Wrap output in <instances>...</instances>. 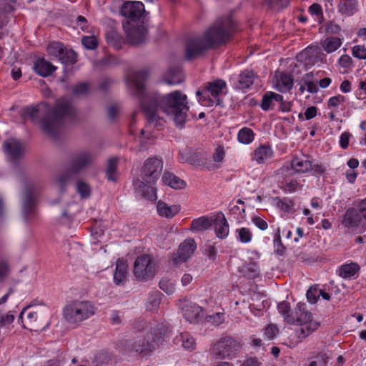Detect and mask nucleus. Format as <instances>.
<instances>
[{"label":"nucleus","instance_id":"5fc2aeb1","mask_svg":"<svg viewBox=\"0 0 366 366\" xmlns=\"http://www.w3.org/2000/svg\"><path fill=\"white\" fill-rule=\"evenodd\" d=\"M64 46L61 44L59 42H54L49 45L48 51L50 54L54 55L58 58L59 54L60 53L62 54V49Z\"/></svg>","mask_w":366,"mask_h":366},{"label":"nucleus","instance_id":"338daca9","mask_svg":"<svg viewBox=\"0 0 366 366\" xmlns=\"http://www.w3.org/2000/svg\"><path fill=\"white\" fill-rule=\"evenodd\" d=\"M309 11L313 15H316L317 16H322V7L319 4L315 3L312 4L309 7Z\"/></svg>","mask_w":366,"mask_h":366},{"label":"nucleus","instance_id":"f03ea898","mask_svg":"<svg viewBox=\"0 0 366 366\" xmlns=\"http://www.w3.org/2000/svg\"><path fill=\"white\" fill-rule=\"evenodd\" d=\"M236 25L227 16L219 18L201 36L190 37L185 45L187 60H192L217 45L227 42L235 31Z\"/></svg>","mask_w":366,"mask_h":366},{"label":"nucleus","instance_id":"c756f323","mask_svg":"<svg viewBox=\"0 0 366 366\" xmlns=\"http://www.w3.org/2000/svg\"><path fill=\"white\" fill-rule=\"evenodd\" d=\"M292 168L296 172L305 173L312 169V163L309 160L301 159L298 157L292 159L291 162Z\"/></svg>","mask_w":366,"mask_h":366},{"label":"nucleus","instance_id":"9b49d317","mask_svg":"<svg viewBox=\"0 0 366 366\" xmlns=\"http://www.w3.org/2000/svg\"><path fill=\"white\" fill-rule=\"evenodd\" d=\"M295 325L300 326L299 338H305L320 326V323L314 320L312 314L306 310L305 305L301 303L297 305Z\"/></svg>","mask_w":366,"mask_h":366},{"label":"nucleus","instance_id":"4d7b16f0","mask_svg":"<svg viewBox=\"0 0 366 366\" xmlns=\"http://www.w3.org/2000/svg\"><path fill=\"white\" fill-rule=\"evenodd\" d=\"M345 101V97L342 95H337L332 97L328 100V106L331 107H337Z\"/></svg>","mask_w":366,"mask_h":366},{"label":"nucleus","instance_id":"aec40b11","mask_svg":"<svg viewBox=\"0 0 366 366\" xmlns=\"http://www.w3.org/2000/svg\"><path fill=\"white\" fill-rule=\"evenodd\" d=\"M213 224L216 235L220 239H224L229 234V224L224 215L219 212L213 218Z\"/></svg>","mask_w":366,"mask_h":366},{"label":"nucleus","instance_id":"7ed1b4c3","mask_svg":"<svg viewBox=\"0 0 366 366\" xmlns=\"http://www.w3.org/2000/svg\"><path fill=\"white\" fill-rule=\"evenodd\" d=\"M26 114L31 117L33 122H36L39 121L40 115L44 114L41 121V128L49 136L56 137L63 122L74 119L76 115V110L70 102L61 99L56 102L52 109L46 104L29 107L26 109Z\"/></svg>","mask_w":366,"mask_h":366},{"label":"nucleus","instance_id":"a18cd8bd","mask_svg":"<svg viewBox=\"0 0 366 366\" xmlns=\"http://www.w3.org/2000/svg\"><path fill=\"white\" fill-rule=\"evenodd\" d=\"M76 191L83 198H87L91 194V189L88 184L83 181L76 182Z\"/></svg>","mask_w":366,"mask_h":366},{"label":"nucleus","instance_id":"de8ad7c7","mask_svg":"<svg viewBox=\"0 0 366 366\" xmlns=\"http://www.w3.org/2000/svg\"><path fill=\"white\" fill-rule=\"evenodd\" d=\"M182 347L188 350H192L195 347V342L192 337L187 334H182L180 336Z\"/></svg>","mask_w":366,"mask_h":366},{"label":"nucleus","instance_id":"864d4df0","mask_svg":"<svg viewBox=\"0 0 366 366\" xmlns=\"http://www.w3.org/2000/svg\"><path fill=\"white\" fill-rule=\"evenodd\" d=\"M352 55L360 59H366V48L361 45L355 46L352 48Z\"/></svg>","mask_w":366,"mask_h":366},{"label":"nucleus","instance_id":"20e7f679","mask_svg":"<svg viewBox=\"0 0 366 366\" xmlns=\"http://www.w3.org/2000/svg\"><path fill=\"white\" fill-rule=\"evenodd\" d=\"M162 162L159 159L154 157L146 160L141 170L142 179L134 181L137 192L142 197L150 201L157 199L156 189L154 185L162 172Z\"/></svg>","mask_w":366,"mask_h":366},{"label":"nucleus","instance_id":"4be33fe9","mask_svg":"<svg viewBox=\"0 0 366 366\" xmlns=\"http://www.w3.org/2000/svg\"><path fill=\"white\" fill-rule=\"evenodd\" d=\"M34 69L39 75L46 77L50 76L56 67L44 58H39L35 61Z\"/></svg>","mask_w":366,"mask_h":366},{"label":"nucleus","instance_id":"6e6d98bb","mask_svg":"<svg viewBox=\"0 0 366 366\" xmlns=\"http://www.w3.org/2000/svg\"><path fill=\"white\" fill-rule=\"evenodd\" d=\"M319 297V290L313 287H310L307 292V298L311 303H315Z\"/></svg>","mask_w":366,"mask_h":366},{"label":"nucleus","instance_id":"a878e982","mask_svg":"<svg viewBox=\"0 0 366 366\" xmlns=\"http://www.w3.org/2000/svg\"><path fill=\"white\" fill-rule=\"evenodd\" d=\"M162 182L164 184H167L174 189H182L186 187V183L183 179L169 172H165L164 173Z\"/></svg>","mask_w":366,"mask_h":366},{"label":"nucleus","instance_id":"4468645a","mask_svg":"<svg viewBox=\"0 0 366 366\" xmlns=\"http://www.w3.org/2000/svg\"><path fill=\"white\" fill-rule=\"evenodd\" d=\"M196 247L197 245L193 239H185L180 244L178 251L171 255V262L174 265L186 262L193 254Z\"/></svg>","mask_w":366,"mask_h":366},{"label":"nucleus","instance_id":"f704fd0d","mask_svg":"<svg viewBox=\"0 0 366 366\" xmlns=\"http://www.w3.org/2000/svg\"><path fill=\"white\" fill-rule=\"evenodd\" d=\"M255 78V75L252 71H244L239 75V89H247L253 83Z\"/></svg>","mask_w":366,"mask_h":366},{"label":"nucleus","instance_id":"c9c22d12","mask_svg":"<svg viewBox=\"0 0 366 366\" xmlns=\"http://www.w3.org/2000/svg\"><path fill=\"white\" fill-rule=\"evenodd\" d=\"M342 41L338 37H327L322 42V46L327 53H332L338 49Z\"/></svg>","mask_w":366,"mask_h":366},{"label":"nucleus","instance_id":"7c9ffc66","mask_svg":"<svg viewBox=\"0 0 366 366\" xmlns=\"http://www.w3.org/2000/svg\"><path fill=\"white\" fill-rule=\"evenodd\" d=\"M360 270V267L357 263L351 262L342 265L338 271L339 275L345 279L354 277Z\"/></svg>","mask_w":366,"mask_h":366},{"label":"nucleus","instance_id":"bf43d9fd","mask_svg":"<svg viewBox=\"0 0 366 366\" xmlns=\"http://www.w3.org/2000/svg\"><path fill=\"white\" fill-rule=\"evenodd\" d=\"M278 333V328L274 325H269L265 327L264 335L269 339H273Z\"/></svg>","mask_w":366,"mask_h":366},{"label":"nucleus","instance_id":"09e8293b","mask_svg":"<svg viewBox=\"0 0 366 366\" xmlns=\"http://www.w3.org/2000/svg\"><path fill=\"white\" fill-rule=\"evenodd\" d=\"M238 238L242 243H248L252 239V232L248 228L242 227L237 230Z\"/></svg>","mask_w":366,"mask_h":366},{"label":"nucleus","instance_id":"6ab92c4d","mask_svg":"<svg viewBox=\"0 0 366 366\" xmlns=\"http://www.w3.org/2000/svg\"><path fill=\"white\" fill-rule=\"evenodd\" d=\"M362 218L364 217L359 209L350 208L345 212L342 224L348 228L358 227Z\"/></svg>","mask_w":366,"mask_h":366},{"label":"nucleus","instance_id":"b1692460","mask_svg":"<svg viewBox=\"0 0 366 366\" xmlns=\"http://www.w3.org/2000/svg\"><path fill=\"white\" fill-rule=\"evenodd\" d=\"M127 262L122 259H118L116 263V269L114 274V282L117 285L124 284L127 281Z\"/></svg>","mask_w":366,"mask_h":366},{"label":"nucleus","instance_id":"49530a36","mask_svg":"<svg viewBox=\"0 0 366 366\" xmlns=\"http://www.w3.org/2000/svg\"><path fill=\"white\" fill-rule=\"evenodd\" d=\"M274 247L275 252L279 255H282L285 252V247L281 241L280 229L277 228L274 237Z\"/></svg>","mask_w":366,"mask_h":366},{"label":"nucleus","instance_id":"3c124183","mask_svg":"<svg viewBox=\"0 0 366 366\" xmlns=\"http://www.w3.org/2000/svg\"><path fill=\"white\" fill-rule=\"evenodd\" d=\"M81 42L88 49H94L98 45V41L94 36H84L81 39Z\"/></svg>","mask_w":366,"mask_h":366},{"label":"nucleus","instance_id":"9d476101","mask_svg":"<svg viewBox=\"0 0 366 366\" xmlns=\"http://www.w3.org/2000/svg\"><path fill=\"white\" fill-rule=\"evenodd\" d=\"M158 266L154 259L149 254L139 255L134 263L133 273L138 281L147 282L156 275Z\"/></svg>","mask_w":366,"mask_h":366},{"label":"nucleus","instance_id":"412c9836","mask_svg":"<svg viewBox=\"0 0 366 366\" xmlns=\"http://www.w3.org/2000/svg\"><path fill=\"white\" fill-rule=\"evenodd\" d=\"M274 152L269 145L259 146L253 152L252 159L258 164H264L273 157Z\"/></svg>","mask_w":366,"mask_h":366},{"label":"nucleus","instance_id":"37998d69","mask_svg":"<svg viewBox=\"0 0 366 366\" xmlns=\"http://www.w3.org/2000/svg\"><path fill=\"white\" fill-rule=\"evenodd\" d=\"M159 286L167 295H172L175 292L174 283L167 277H162L159 282Z\"/></svg>","mask_w":366,"mask_h":366},{"label":"nucleus","instance_id":"052dcab7","mask_svg":"<svg viewBox=\"0 0 366 366\" xmlns=\"http://www.w3.org/2000/svg\"><path fill=\"white\" fill-rule=\"evenodd\" d=\"M252 223L259 229L264 231L267 229V223L260 217L254 216L252 218Z\"/></svg>","mask_w":366,"mask_h":366},{"label":"nucleus","instance_id":"603ef678","mask_svg":"<svg viewBox=\"0 0 366 366\" xmlns=\"http://www.w3.org/2000/svg\"><path fill=\"white\" fill-rule=\"evenodd\" d=\"M89 87L87 83H79L75 85L73 89V93L75 95H84L86 94L89 92Z\"/></svg>","mask_w":366,"mask_h":366},{"label":"nucleus","instance_id":"f3484780","mask_svg":"<svg viewBox=\"0 0 366 366\" xmlns=\"http://www.w3.org/2000/svg\"><path fill=\"white\" fill-rule=\"evenodd\" d=\"M125 32L127 33V40L129 44L132 45L139 44L143 43L147 34V30L142 24L125 25L124 24Z\"/></svg>","mask_w":366,"mask_h":366},{"label":"nucleus","instance_id":"ea45409f","mask_svg":"<svg viewBox=\"0 0 366 366\" xmlns=\"http://www.w3.org/2000/svg\"><path fill=\"white\" fill-rule=\"evenodd\" d=\"M161 292L158 291H154L149 294L147 303V310L152 312L157 311L161 302Z\"/></svg>","mask_w":366,"mask_h":366},{"label":"nucleus","instance_id":"0e129e2a","mask_svg":"<svg viewBox=\"0 0 366 366\" xmlns=\"http://www.w3.org/2000/svg\"><path fill=\"white\" fill-rule=\"evenodd\" d=\"M350 136V133L347 132H345L341 134L340 138V144L342 149H347L348 147Z\"/></svg>","mask_w":366,"mask_h":366},{"label":"nucleus","instance_id":"dca6fc26","mask_svg":"<svg viewBox=\"0 0 366 366\" xmlns=\"http://www.w3.org/2000/svg\"><path fill=\"white\" fill-rule=\"evenodd\" d=\"M144 11V6L140 1H127L123 4L120 13L128 19L127 25L139 19Z\"/></svg>","mask_w":366,"mask_h":366},{"label":"nucleus","instance_id":"4c0bfd02","mask_svg":"<svg viewBox=\"0 0 366 366\" xmlns=\"http://www.w3.org/2000/svg\"><path fill=\"white\" fill-rule=\"evenodd\" d=\"M58 59L65 64H73L76 62L77 54L72 49H66L64 47L62 54L60 53Z\"/></svg>","mask_w":366,"mask_h":366},{"label":"nucleus","instance_id":"2eb2a0df","mask_svg":"<svg viewBox=\"0 0 366 366\" xmlns=\"http://www.w3.org/2000/svg\"><path fill=\"white\" fill-rule=\"evenodd\" d=\"M179 306L184 317L190 323L198 322L203 317V308L189 300H182Z\"/></svg>","mask_w":366,"mask_h":366},{"label":"nucleus","instance_id":"69168bd1","mask_svg":"<svg viewBox=\"0 0 366 366\" xmlns=\"http://www.w3.org/2000/svg\"><path fill=\"white\" fill-rule=\"evenodd\" d=\"M224 321V315L222 313L217 312L214 315L208 317V322H212L214 324L219 325Z\"/></svg>","mask_w":366,"mask_h":366},{"label":"nucleus","instance_id":"c85d7f7f","mask_svg":"<svg viewBox=\"0 0 366 366\" xmlns=\"http://www.w3.org/2000/svg\"><path fill=\"white\" fill-rule=\"evenodd\" d=\"M277 101H282V95L273 92H267L262 97L261 108L267 111L272 107L273 102Z\"/></svg>","mask_w":366,"mask_h":366},{"label":"nucleus","instance_id":"72a5a7b5","mask_svg":"<svg viewBox=\"0 0 366 366\" xmlns=\"http://www.w3.org/2000/svg\"><path fill=\"white\" fill-rule=\"evenodd\" d=\"M183 81L179 69H170L164 76V81L167 84H178Z\"/></svg>","mask_w":366,"mask_h":366},{"label":"nucleus","instance_id":"a19ab883","mask_svg":"<svg viewBox=\"0 0 366 366\" xmlns=\"http://www.w3.org/2000/svg\"><path fill=\"white\" fill-rule=\"evenodd\" d=\"M254 139V134L253 131L247 127L241 129L237 134L238 141L244 144L251 143Z\"/></svg>","mask_w":366,"mask_h":366},{"label":"nucleus","instance_id":"2f4dec72","mask_svg":"<svg viewBox=\"0 0 366 366\" xmlns=\"http://www.w3.org/2000/svg\"><path fill=\"white\" fill-rule=\"evenodd\" d=\"M277 310L283 317L285 321L290 325H295V315L291 312L290 304L283 301L278 304Z\"/></svg>","mask_w":366,"mask_h":366},{"label":"nucleus","instance_id":"cd10ccee","mask_svg":"<svg viewBox=\"0 0 366 366\" xmlns=\"http://www.w3.org/2000/svg\"><path fill=\"white\" fill-rule=\"evenodd\" d=\"M74 173L69 168L67 170L60 173L55 179V184L61 192L65 191L66 187L70 184L74 179Z\"/></svg>","mask_w":366,"mask_h":366},{"label":"nucleus","instance_id":"0eeeda50","mask_svg":"<svg viewBox=\"0 0 366 366\" xmlns=\"http://www.w3.org/2000/svg\"><path fill=\"white\" fill-rule=\"evenodd\" d=\"M22 326L30 331H41L49 325L48 314L42 307H26L19 315Z\"/></svg>","mask_w":366,"mask_h":366},{"label":"nucleus","instance_id":"c03bdc74","mask_svg":"<svg viewBox=\"0 0 366 366\" xmlns=\"http://www.w3.org/2000/svg\"><path fill=\"white\" fill-rule=\"evenodd\" d=\"M209 159L208 155L204 153H197L194 154L189 157V161L192 164L201 166L204 165L207 163V160Z\"/></svg>","mask_w":366,"mask_h":366},{"label":"nucleus","instance_id":"39448f33","mask_svg":"<svg viewBox=\"0 0 366 366\" xmlns=\"http://www.w3.org/2000/svg\"><path fill=\"white\" fill-rule=\"evenodd\" d=\"M165 330L162 325H157L153 329L150 334L147 335V340H129L122 343V350L124 353H131L133 352L142 353L149 352L154 350L156 347L162 342V337L164 335Z\"/></svg>","mask_w":366,"mask_h":366},{"label":"nucleus","instance_id":"774afa93","mask_svg":"<svg viewBox=\"0 0 366 366\" xmlns=\"http://www.w3.org/2000/svg\"><path fill=\"white\" fill-rule=\"evenodd\" d=\"M261 363L254 357H249L244 360L241 366H260Z\"/></svg>","mask_w":366,"mask_h":366},{"label":"nucleus","instance_id":"8fccbe9b","mask_svg":"<svg viewBox=\"0 0 366 366\" xmlns=\"http://www.w3.org/2000/svg\"><path fill=\"white\" fill-rule=\"evenodd\" d=\"M312 73L306 74L302 78L305 81V85L307 86V89L310 93L315 94L318 92V87L316 84L313 81H310V79L312 77Z\"/></svg>","mask_w":366,"mask_h":366},{"label":"nucleus","instance_id":"393cba45","mask_svg":"<svg viewBox=\"0 0 366 366\" xmlns=\"http://www.w3.org/2000/svg\"><path fill=\"white\" fill-rule=\"evenodd\" d=\"M293 86V77L287 73H280L277 76L276 89L280 92H289Z\"/></svg>","mask_w":366,"mask_h":366},{"label":"nucleus","instance_id":"58836bf2","mask_svg":"<svg viewBox=\"0 0 366 366\" xmlns=\"http://www.w3.org/2000/svg\"><path fill=\"white\" fill-rule=\"evenodd\" d=\"M118 159L116 157L111 158L107 162L106 174L108 180L116 182L117 178V167Z\"/></svg>","mask_w":366,"mask_h":366},{"label":"nucleus","instance_id":"423d86ee","mask_svg":"<svg viewBox=\"0 0 366 366\" xmlns=\"http://www.w3.org/2000/svg\"><path fill=\"white\" fill-rule=\"evenodd\" d=\"M94 305L87 300H74L68 303L63 310L65 320L71 325H79L82 321L95 314Z\"/></svg>","mask_w":366,"mask_h":366},{"label":"nucleus","instance_id":"a211bd4d","mask_svg":"<svg viewBox=\"0 0 366 366\" xmlns=\"http://www.w3.org/2000/svg\"><path fill=\"white\" fill-rule=\"evenodd\" d=\"M4 150L11 162L20 159L25 151L24 144L16 139H9L4 142Z\"/></svg>","mask_w":366,"mask_h":366},{"label":"nucleus","instance_id":"e2e57ef3","mask_svg":"<svg viewBox=\"0 0 366 366\" xmlns=\"http://www.w3.org/2000/svg\"><path fill=\"white\" fill-rule=\"evenodd\" d=\"M76 24L77 27H80V29L83 31H86L88 29L87 20L83 16H78L76 19Z\"/></svg>","mask_w":366,"mask_h":366},{"label":"nucleus","instance_id":"473e14b6","mask_svg":"<svg viewBox=\"0 0 366 366\" xmlns=\"http://www.w3.org/2000/svg\"><path fill=\"white\" fill-rule=\"evenodd\" d=\"M239 271L249 279L256 278L260 272L258 264L253 262L243 264Z\"/></svg>","mask_w":366,"mask_h":366},{"label":"nucleus","instance_id":"5701e85b","mask_svg":"<svg viewBox=\"0 0 366 366\" xmlns=\"http://www.w3.org/2000/svg\"><path fill=\"white\" fill-rule=\"evenodd\" d=\"M158 214L163 217L172 218L179 213L180 206L177 204L169 205L166 202L159 201L157 203Z\"/></svg>","mask_w":366,"mask_h":366},{"label":"nucleus","instance_id":"ddd939ff","mask_svg":"<svg viewBox=\"0 0 366 366\" xmlns=\"http://www.w3.org/2000/svg\"><path fill=\"white\" fill-rule=\"evenodd\" d=\"M95 159L96 156L92 152L81 150L71 156L68 163V168L76 174L92 167Z\"/></svg>","mask_w":366,"mask_h":366},{"label":"nucleus","instance_id":"79ce46f5","mask_svg":"<svg viewBox=\"0 0 366 366\" xmlns=\"http://www.w3.org/2000/svg\"><path fill=\"white\" fill-rule=\"evenodd\" d=\"M357 0H345L340 4V11L347 16L352 15L357 10Z\"/></svg>","mask_w":366,"mask_h":366},{"label":"nucleus","instance_id":"e433bc0d","mask_svg":"<svg viewBox=\"0 0 366 366\" xmlns=\"http://www.w3.org/2000/svg\"><path fill=\"white\" fill-rule=\"evenodd\" d=\"M330 357L325 352H314L310 357L309 366H327Z\"/></svg>","mask_w":366,"mask_h":366},{"label":"nucleus","instance_id":"6e6552de","mask_svg":"<svg viewBox=\"0 0 366 366\" xmlns=\"http://www.w3.org/2000/svg\"><path fill=\"white\" fill-rule=\"evenodd\" d=\"M227 84L220 79L204 84L202 90H198L196 95L199 102L204 107H212L214 104L219 105L222 102L221 97L226 94Z\"/></svg>","mask_w":366,"mask_h":366},{"label":"nucleus","instance_id":"f257e3e1","mask_svg":"<svg viewBox=\"0 0 366 366\" xmlns=\"http://www.w3.org/2000/svg\"><path fill=\"white\" fill-rule=\"evenodd\" d=\"M148 76L147 71L141 70L133 73L127 79L132 94L140 99L141 107L148 124L154 127L162 125L164 122L162 114H166L171 117L177 127H184L189 110L187 95L178 90L164 95L145 94V81Z\"/></svg>","mask_w":366,"mask_h":366},{"label":"nucleus","instance_id":"13d9d810","mask_svg":"<svg viewBox=\"0 0 366 366\" xmlns=\"http://www.w3.org/2000/svg\"><path fill=\"white\" fill-rule=\"evenodd\" d=\"M83 247L81 244H74L71 247V250L69 252V256L71 257H79V259H81L82 254H83Z\"/></svg>","mask_w":366,"mask_h":366},{"label":"nucleus","instance_id":"1a4fd4ad","mask_svg":"<svg viewBox=\"0 0 366 366\" xmlns=\"http://www.w3.org/2000/svg\"><path fill=\"white\" fill-rule=\"evenodd\" d=\"M242 344L232 337H224L214 342L210 354L215 360H232L241 352Z\"/></svg>","mask_w":366,"mask_h":366},{"label":"nucleus","instance_id":"f8f14e48","mask_svg":"<svg viewBox=\"0 0 366 366\" xmlns=\"http://www.w3.org/2000/svg\"><path fill=\"white\" fill-rule=\"evenodd\" d=\"M40 192V187L35 184L31 183L25 186L22 194V211L26 219L34 215Z\"/></svg>","mask_w":366,"mask_h":366},{"label":"nucleus","instance_id":"bb28decb","mask_svg":"<svg viewBox=\"0 0 366 366\" xmlns=\"http://www.w3.org/2000/svg\"><path fill=\"white\" fill-rule=\"evenodd\" d=\"M213 224V218L207 216L194 219L192 221L190 229L195 232L207 230Z\"/></svg>","mask_w":366,"mask_h":366},{"label":"nucleus","instance_id":"680f3d73","mask_svg":"<svg viewBox=\"0 0 366 366\" xmlns=\"http://www.w3.org/2000/svg\"><path fill=\"white\" fill-rule=\"evenodd\" d=\"M225 152L223 147L219 146L215 149V152L213 154V159L216 162H221L224 158Z\"/></svg>","mask_w":366,"mask_h":366}]
</instances>
